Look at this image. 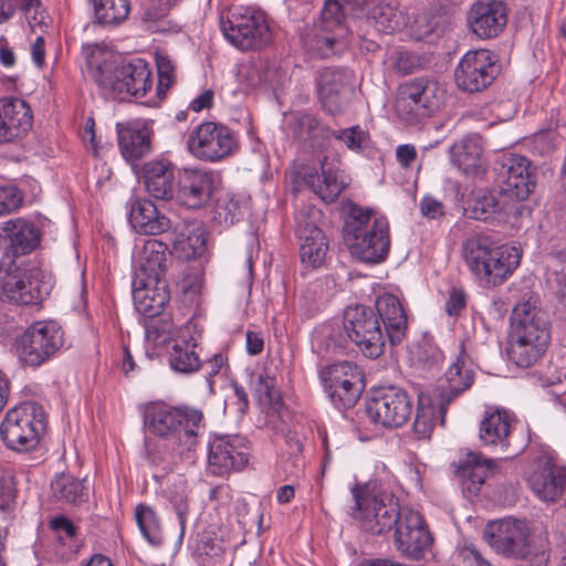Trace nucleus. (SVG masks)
<instances>
[{"instance_id": "dca6fc26", "label": "nucleus", "mask_w": 566, "mask_h": 566, "mask_svg": "<svg viewBox=\"0 0 566 566\" xmlns=\"http://www.w3.org/2000/svg\"><path fill=\"white\" fill-rule=\"evenodd\" d=\"M365 411L375 424L392 429L408 422L413 411V403L405 389L387 386L371 392L366 401Z\"/></svg>"}, {"instance_id": "58836bf2", "label": "nucleus", "mask_w": 566, "mask_h": 566, "mask_svg": "<svg viewBox=\"0 0 566 566\" xmlns=\"http://www.w3.org/2000/svg\"><path fill=\"white\" fill-rule=\"evenodd\" d=\"M483 149L478 137L467 136L450 148L451 163L467 176L478 177L485 171Z\"/></svg>"}, {"instance_id": "de8ad7c7", "label": "nucleus", "mask_w": 566, "mask_h": 566, "mask_svg": "<svg viewBox=\"0 0 566 566\" xmlns=\"http://www.w3.org/2000/svg\"><path fill=\"white\" fill-rule=\"evenodd\" d=\"M373 20L375 28L382 33H394L403 24L402 13L390 3H379L373 10Z\"/></svg>"}, {"instance_id": "f257e3e1", "label": "nucleus", "mask_w": 566, "mask_h": 566, "mask_svg": "<svg viewBox=\"0 0 566 566\" xmlns=\"http://www.w3.org/2000/svg\"><path fill=\"white\" fill-rule=\"evenodd\" d=\"M88 76L114 99L142 98L153 88V71L144 59L120 64L107 59V52L97 44L82 46Z\"/></svg>"}, {"instance_id": "864d4df0", "label": "nucleus", "mask_w": 566, "mask_h": 566, "mask_svg": "<svg viewBox=\"0 0 566 566\" xmlns=\"http://www.w3.org/2000/svg\"><path fill=\"white\" fill-rule=\"evenodd\" d=\"M15 486L13 475L0 465V511H7L15 499Z\"/></svg>"}, {"instance_id": "f704fd0d", "label": "nucleus", "mask_w": 566, "mask_h": 566, "mask_svg": "<svg viewBox=\"0 0 566 566\" xmlns=\"http://www.w3.org/2000/svg\"><path fill=\"white\" fill-rule=\"evenodd\" d=\"M118 147L123 158L134 164L151 153L153 133L142 120L116 124Z\"/></svg>"}, {"instance_id": "f8f14e48", "label": "nucleus", "mask_w": 566, "mask_h": 566, "mask_svg": "<svg viewBox=\"0 0 566 566\" xmlns=\"http://www.w3.org/2000/svg\"><path fill=\"white\" fill-rule=\"evenodd\" d=\"M446 91L440 84L428 77H418L399 86L395 109L400 118L417 123L438 109Z\"/></svg>"}, {"instance_id": "0e129e2a", "label": "nucleus", "mask_w": 566, "mask_h": 566, "mask_svg": "<svg viewBox=\"0 0 566 566\" xmlns=\"http://www.w3.org/2000/svg\"><path fill=\"white\" fill-rule=\"evenodd\" d=\"M228 358L221 353L214 354L211 358L205 361L201 368L206 374V378L210 386L213 384V378L222 373H226L228 369Z\"/></svg>"}, {"instance_id": "a211bd4d", "label": "nucleus", "mask_w": 566, "mask_h": 566, "mask_svg": "<svg viewBox=\"0 0 566 566\" xmlns=\"http://www.w3.org/2000/svg\"><path fill=\"white\" fill-rule=\"evenodd\" d=\"M496 62V55L490 50L468 51L454 71L458 87L469 93L485 90L500 73Z\"/></svg>"}, {"instance_id": "4be33fe9", "label": "nucleus", "mask_w": 566, "mask_h": 566, "mask_svg": "<svg viewBox=\"0 0 566 566\" xmlns=\"http://www.w3.org/2000/svg\"><path fill=\"white\" fill-rule=\"evenodd\" d=\"M353 74L344 67H324L315 76L318 102L332 115L346 108L353 93Z\"/></svg>"}, {"instance_id": "9b49d317", "label": "nucleus", "mask_w": 566, "mask_h": 566, "mask_svg": "<svg viewBox=\"0 0 566 566\" xmlns=\"http://www.w3.org/2000/svg\"><path fill=\"white\" fill-rule=\"evenodd\" d=\"M64 345V332L54 321L31 324L15 339V352L27 366L39 367L50 360Z\"/></svg>"}, {"instance_id": "5701e85b", "label": "nucleus", "mask_w": 566, "mask_h": 566, "mask_svg": "<svg viewBox=\"0 0 566 566\" xmlns=\"http://www.w3.org/2000/svg\"><path fill=\"white\" fill-rule=\"evenodd\" d=\"M295 234L300 242V259L304 269L314 270L323 265L328 241L323 230L316 226V211L312 208L296 214Z\"/></svg>"}, {"instance_id": "e433bc0d", "label": "nucleus", "mask_w": 566, "mask_h": 566, "mask_svg": "<svg viewBox=\"0 0 566 566\" xmlns=\"http://www.w3.org/2000/svg\"><path fill=\"white\" fill-rule=\"evenodd\" d=\"M497 470V461L481 452L470 451L457 465V475L469 492L476 493L482 484Z\"/></svg>"}, {"instance_id": "6ab92c4d", "label": "nucleus", "mask_w": 566, "mask_h": 566, "mask_svg": "<svg viewBox=\"0 0 566 566\" xmlns=\"http://www.w3.org/2000/svg\"><path fill=\"white\" fill-rule=\"evenodd\" d=\"M394 545L401 556L420 560L430 551L433 537L420 513L405 507L394 530Z\"/></svg>"}, {"instance_id": "79ce46f5", "label": "nucleus", "mask_w": 566, "mask_h": 566, "mask_svg": "<svg viewBox=\"0 0 566 566\" xmlns=\"http://www.w3.org/2000/svg\"><path fill=\"white\" fill-rule=\"evenodd\" d=\"M94 9L96 23L105 28L122 24L129 15V0H90Z\"/></svg>"}, {"instance_id": "2f4dec72", "label": "nucleus", "mask_w": 566, "mask_h": 566, "mask_svg": "<svg viewBox=\"0 0 566 566\" xmlns=\"http://www.w3.org/2000/svg\"><path fill=\"white\" fill-rule=\"evenodd\" d=\"M126 208L128 222L139 234L158 235L171 228L170 219L150 199L133 197Z\"/></svg>"}, {"instance_id": "4c0bfd02", "label": "nucleus", "mask_w": 566, "mask_h": 566, "mask_svg": "<svg viewBox=\"0 0 566 566\" xmlns=\"http://www.w3.org/2000/svg\"><path fill=\"white\" fill-rule=\"evenodd\" d=\"M170 261L168 245L157 239H148L139 252V266L134 279H165Z\"/></svg>"}, {"instance_id": "c85d7f7f", "label": "nucleus", "mask_w": 566, "mask_h": 566, "mask_svg": "<svg viewBox=\"0 0 566 566\" xmlns=\"http://www.w3.org/2000/svg\"><path fill=\"white\" fill-rule=\"evenodd\" d=\"M178 172L180 170L170 159L160 157L143 165L140 178L149 196L169 201L175 197Z\"/></svg>"}, {"instance_id": "412c9836", "label": "nucleus", "mask_w": 566, "mask_h": 566, "mask_svg": "<svg viewBox=\"0 0 566 566\" xmlns=\"http://www.w3.org/2000/svg\"><path fill=\"white\" fill-rule=\"evenodd\" d=\"M497 182L509 199L526 200L536 186V169L525 156L509 154L500 164Z\"/></svg>"}, {"instance_id": "ea45409f", "label": "nucleus", "mask_w": 566, "mask_h": 566, "mask_svg": "<svg viewBox=\"0 0 566 566\" xmlns=\"http://www.w3.org/2000/svg\"><path fill=\"white\" fill-rule=\"evenodd\" d=\"M515 210V206L509 201L501 189H482L475 193L469 213L472 219L490 221L499 216H510Z\"/></svg>"}, {"instance_id": "6e6d98bb", "label": "nucleus", "mask_w": 566, "mask_h": 566, "mask_svg": "<svg viewBox=\"0 0 566 566\" xmlns=\"http://www.w3.org/2000/svg\"><path fill=\"white\" fill-rule=\"evenodd\" d=\"M145 457L149 463L154 465H163L166 469H170V462L168 461V451L165 447L154 441L151 438H145Z\"/></svg>"}, {"instance_id": "1a4fd4ad", "label": "nucleus", "mask_w": 566, "mask_h": 566, "mask_svg": "<svg viewBox=\"0 0 566 566\" xmlns=\"http://www.w3.org/2000/svg\"><path fill=\"white\" fill-rule=\"evenodd\" d=\"M45 428L46 413L43 407L25 401L7 411L0 426V436L8 449L29 452L38 448Z\"/></svg>"}, {"instance_id": "72a5a7b5", "label": "nucleus", "mask_w": 566, "mask_h": 566, "mask_svg": "<svg viewBox=\"0 0 566 566\" xmlns=\"http://www.w3.org/2000/svg\"><path fill=\"white\" fill-rule=\"evenodd\" d=\"M133 300L138 313L146 317L161 314L170 300V293L165 279H133Z\"/></svg>"}, {"instance_id": "e2e57ef3", "label": "nucleus", "mask_w": 566, "mask_h": 566, "mask_svg": "<svg viewBox=\"0 0 566 566\" xmlns=\"http://www.w3.org/2000/svg\"><path fill=\"white\" fill-rule=\"evenodd\" d=\"M368 0H326L324 6L336 3L339 7L338 22L347 24V20L361 11Z\"/></svg>"}, {"instance_id": "13d9d810", "label": "nucleus", "mask_w": 566, "mask_h": 566, "mask_svg": "<svg viewBox=\"0 0 566 566\" xmlns=\"http://www.w3.org/2000/svg\"><path fill=\"white\" fill-rule=\"evenodd\" d=\"M18 8L31 27L40 25L44 22L45 10L42 7L41 0H20Z\"/></svg>"}, {"instance_id": "69168bd1", "label": "nucleus", "mask_w": 566, "mask_h": 566, "mask_svg": "<svg viewBox=\"0 0 566 566\" xmlns=\"http://www.w3.org/2000/svg\"><path fill=\"white\" fill-rule=\"evenodd\" d=\"M443 359V352L433 344L424 343L418 349V360L428 367L439 366Z\"/></svg>"}, {"instance_id": "a19ab883", "label": "nucleus", "mask_w": 566, "mask_h": 566, "mask_svg": "<svg viewBox=\"0 0 566 566\" xmlns=\"http://www.w3.org/2000/svg\"><path fill=\"white\" fill-rule=\"evenodd\" d=\"M53 495L67 504H81L88 500V486L70 473H61L51 482Z\"/></svg>"}, {"instance_id": "aec40b11", "label": "nucleus", "mask_w": 566, "mask_h": 566, "mask_svg": "<svg viewBox=\"0 0 566 566\" xmlns=\"http://www.w3.org/2000/svg\"><path fill=\"white\" fill-rule=\"evenodd\" d=\"M249 440L245 437L217 436L209 442L208 468L217 476L241 471L249 462Z\"/></svg>"}, {"instance_id": "cd10ccee", "label": "nucleus", "mask_w": 566, "mask_h": 566, "mask_svg": "<svg viewBox=\"0 0 566 566\" xmlns=\"http://www.w3.org/2000/svg\"><path fill=\"white\" fill-rule=\"evenodd\" d=\"M213 182L211 170L184 169L178 172L174 198L189 209H199L210 200Z\"/></svg>"}, {"instance_id": "2eb2a0df", "label": "nucleus", "mask_w": 566, "mask_h": 566, "mask_svg": "<svg viewBox=\"0 0 566 566\" xmlns=\"http://www.w3.org/2000/svg\"><path fill=\"white\" fill-rule=\"evenodd\" d=\"M187 149L197 159L218 163L237 153L239 142L230 127L208 120L199 124L190 133Z\"/></svg>"}, {"instance_id": "603ef678", "label": "nucleus", "mask_w": 566, "mask_h": 566, "mask_svg": "<svg viewBox=\"0 0 566 566\" xmlns=\"http://www.w3.org/2000/svg\"><path fill=\"white\" fill-rule=\"evenodd\" d=\"M433 427V411L430 408H419L412 426L413 436L418 440H427L431 437Z\"/></svg>"}, {"instance_id": "b1692460", "label": "nucleus", "mask_w": 566, "mask_h": 566, "mask_svg": "<svg viewBox=\"0 0 566 566\" xmlns=\"http://www.w3.org/2000/svg\"><path fill=\"white\" fill-rule=\"evenodd\" d=\"M339 7L336 3L324 6L317 31L306 41V46L314 55L326 59L345 48L348 24L338 22Z\"/></svg>"}, {"instance_id": "680f3d73", "label": "nucleus", "mask_w": 566, "mask_h": 566, "mask_svg": "<svg viewBox=\"0 0 566 566\" xmlns=\"http://www.w3.org/2000/svg\"><path fill=\"white\" fill-rule=\"evenodd\" d=\"M467 294L463 289L453 286L446 301V313L450 317H459L467 307Z\"/></svg>"}, {"instance_id": "6e6552de", "label": "nucleus", "mask_w": 566, "mask_h": 566, "mask_svg": "<svg viewBox=\"0 0 566 566\" xmlns=\"http://www.w3.org/2000/svg\"><path fill=\"white\" fill-rule=\"evenodd\" d=\"M463 255L470 270L488 285L497 286L520 265L522 250L515 245H494L485 237L468 239Z\"/></svg>"}, {"instance_id": "3c124183", "label": "nucleus", "mask_w": 566, "mask_h": 566, "mask_svg": "<svg viewBox=\"0 0 566 566\" xmlns=\"http://www.w3.org/2000/svg\"><path fill=\"white\" fill-rule=\"evenodd\" d=\"M158 84L156 87L157 96L165 97L166 92L175 83V66L170 59L166 55H157L156 57Z\"/></svg>"}, {"instance_id": "473e14b6", "label": "nucleus", "mask_w": 566, "mask_h": 566, "mask_svg": "<svg viewBox=\"0 0 566 566\" xmlns=\"http://www.w3.org/2000/svg\"><path fill=\"white\" fill-rule=\"evenodd\" d=\"M374 311L390 345H400L408 331L407 313L400 300L391 293L381 294L376 298Z\"/></svg>"}, {"instance_id": "c756f323", "label": "nucleus", "mask_w": 566, "mask_h": 566, "mask_svg": "<svg viewBox=\"0 0 566 566\" xmlns=\"http://www.w3.org/2000/svg\"><path fill=\"white\" fill-rule=\"evenodd\" d=\"M468 21L478 38L494 39L506 25V4L501 0L478 1L471 7Z\"/></svg>"}, {"instance_id": "c9c22d12", "label": "nucleus", "mask_w": 566, "mask_h": 566, "mask_svg": "<svg viewBox=\"0 0 566 566\" xmlns=\"http://www.w3.org/2000/svg\"><path fill=\"white\" fill-rule=\"evenodd\" d=\"M3 237L9 240V251L18 259L20 255L31 253L40 244L41 232L34 222L18 218L3 222Z\"/></svg>"}, {"instance_id": "7ed1b4c3", "label": "nucleus", "mask_w": 566, "mask_h": 566, "mask_svg": "<svg viewBox=\"0 0 566 566\" xmlns=\"http://www.w3.org/2000/svg\"><path fill=\"white\" fill-rule=\"evenodd\" d=\"M355 505L350 516L370 535L386 534L397 526L402 515L399 500L388 485L379 480L356 483L352 489Z\"/></svg>"}, {"instance_id": "7c9ffc66", "label": "nucleus", "mask_w": 566, "mask_h": 566, "mask_svg": "<svg viewBox=\"0 0 566 566\" xmlns=\"http://www.w3.org/2000/svg\"><path fill=\"white\" fill-rule=\"evenodd\" d=\"M33 124L31 107L21 98H0V142L11 143L24 137Z\"/></svg>"}, {"instance_id": "4468645a", "label": "nucleus", "mask_w": 566, "mask_h": 566, "mask_svg": "<svg viewBox=\"0 0 566 566\" xmlns=\"http://www.w3.org/2000/svg\"><path fill=\"white\" fill-rule=\"evenodd\" d=\"M319 379L329 400L339 410L354 407L365 389L361 369L347 360L322 368Z\"/></svg>"}, {"instance_id": "37998d69", "label": "nucleus", "mask_w": 566, "mask_h": 566, "mask_svg": "<svg viewBox=\"0 0 566 566\" xmlns=\"http://www.w3.org/2000/svg\"><path fill=\"white\" fill-rule=\"evenodd\" d=\"M196 338L191 336L190 340L181 339L176 342L169 353V364L176 371L182 374L193 373L199 369L200 360L195 352L197 346Z\"/></svg>"}, {"instance_id": "0eeeda50", "label": "nucleus", "mask_w": 566, "mask_h": 566, "mask_svg": "<svg viewBox=\"0 0 566 566\" xmlns=\"http://www.w3.org/2000/svg\"><path fill=\"white\" fill-rule=\"evenodd\" d=\"M53 289V279L38 266H28L11 254L0 260V302L14 305H36Z\"/></svg>"}, {"instance_id": "9d476101", "label": "nucleus", "mask_w": 566, "mask_h": 566, "mask_svg": "<svg viewBox=\"0 0 566 566\" xmlns=\"http://www.w3.org/2000/svg\"><path fill=\"white\" fill-rule=\"evenodd\" d=\"M224 38L240 50H256L271 40L265 13L254 7L231 6L220 17Z\"/></svg>"}, {"instance_id": "49530a36", "label": "nucleus", "mask_w": 566, "mask_h": 566, "mask_svg": "<svg viewBox=\"0 0 566 566\" xmlns=\"http://www.w3.org/2000/svg\"><path fill=\"white\" fill-rule=\"evenodd\" d=\"M255 390L261 403L268 407V413H280L283 407L281 391L277 388V380L268 373H261L258 376Z\"/></svg>"}, {"instance_id": "39448f33", "label": "nucleus", "mask_w": 566, "mask_h": 566, "mask_svg": "<svg viewBox=\"0 0 566 566\" xmlns=\"http://www.w3.org/2000/svg\"><path fill=\"white\" fill-rule=\"evenodd\" d=\"M374 210L353 205L344 226V239L357 260L377 264L385 261L390 249L389 224Z\"/></svg>"}, {"instance_id": "8fccbe9b", "label": "nucleus", "mask_w": 566, "mask_h": 566, "mask_svg": "<svg viewBox=\"0 0 566 566\" xmlns=\"http://www.w3.org/2000/svg\"><path fill=\"white\" fill-rule=\"evenodd\" d=\"M332 137L340 140L349 150L355 153H359L365 149L370 139L369 134L359 125L337 130L332 129Z\"/></svg>"}, {"instance_id": "09e8293b", "label": "nucleus", "mask_w": 566, "mask_h": 566, "mask_svg": "<svg viewBox=\"0 0 566 566\" xmlns=\"http://www.w3.org/2000/svg\"><path fill=\"white\" fill-rule=\"evenodd\" d=\"M50 528L55 534V539L69 552L77 547V527L64 515H59L50 521Z\"/></svg>"}, {"instance_id": "ddd939ff", "label": "nucleus", "mask_w": 566, "mask_h": 566, "mask_svg": "<svg viewBox=\"0 0 566 566\" xmlns=\"http://www.w3.org/2000/svg\"><path fill=\"white\" fill-rule=\"evenodd\" d=\"M344 331L365 357L376 359L385 353L388 338L374 308L363 304L348 306L344 313Z\"/></svg>"}, {"instance_id": "20e7f679", "label": "nucleus", "mask_w": 566, "mask_h": 566, "mask_svg": "<svg viewBox=\"0 0 566 566\" xmlns=\"http://www.w3.org/2000/svg\"><path fill=\"white\" fill-rule=\"evenodd\" d=\"M143 424L151 436L169 440H184L188 449L198 444L205 429L200 409L189 405H171L164 400L149 401L142 409Z\"/></svg>"}, {"instance_id": "393cba45", "label": "nucleus", "mask_w": 566, "mask_h": 566, "mask_svg": "<svg viewBox=\"0 0 566 566\" xmlns=\"http://www.w3.org/2000/svg\"><path fill=\"white\" fill-rule=\"evenodd\" d=\"M446 385L442 386L439 396V407L446 412L448 406L469 390L475 381L473 361L468 353L465 339L455 345L454 357L444 373Z\"/></svg>"}, {"instance_id": "a18cd8bd", "label": "nucleus", "mask_w": 566, "mask_h": 566, "mask_svg": "<svg viewBox=\"0 0 566 566\" xmlns=\"http://www.w3.org/2000/svg\"><path fill=\"white\" fill-rule=\"evenodd\" d=\"M135 518L144 538L150 545H163L164 534L160 520L153 507L144 504L137 505L135 510Z\"/></svg>"}, {"instance_id": "f03ea898", "label": "nucleus", "mask_w": 566, "mask_h": 566, "mask_svg": "<svg viewBox=\"0 0 566 566\" xmlns=\"http://www.w3.org/2000/svg\"><path fill=\"white\" fill-rule=\"evenodd\" d=\"M551 333L545 314L531 298L513 308L509 335V359L521 368L534 366L546 353Z\"/></svg>"}, {"instance_id": "a878e982", "label": "nucleus", "mask_w": 566, "mask_h": 566, "mask_svg": "<svg viewBox=\"0 0 566 566\" xmlns=\"http://www.w3.org/2000/svg\"><path fill=\"white\" fill-rule=\"evenodd\" d=\"M321 175L315 167L302 165L297 171L301 180L325 202L338 199L347 182L339 170L338 163L329 161L327 155L318 158Z\"/></svg>"}, {"instance_id": "f3484780", "label": "nucleus", "mask_w": 566, "mask_h": 566, "mask_svg": "<svg viewBox=\"0 0 566 566\" xmlns=\"http://www.w3.org/2000/svg\"><path fill=\"white\" fill-rule=\"evenodd\" d=\"M513 418L504 409L486 410L479 424L481 446L500 452V460L518 455L525 448L524 442H517L513 428Z\"/></svg>"}, {"instance_id": "052dcab7", "label": "nucleus", "mask_w": 566, "mask_h": 566, "mask_svg": "<svg viewBox=\"0 0 566 566\" xmlns=\"http://www.w3.org/2000/svg\"><path fill=\"white\" fill-rule=\"evenodd\" d=\"M285 446H286V453L292 458L293 467L298 471L304 462L301 458L303 453V437L302 434L289 430L285 433Z\"/></svg>"}, {"instance_id": "bb28decb", "label": "nucleus", "mask_w": 566, "mask_h": 566, "mask_svg": "<svg viewBox=\"0 0 566 566\" xmlns=\"http://www.w3.org/2000/svg\"><path fill=\"white\" fill-rule=\"evenodd\" d=\"M287 129L298 147L308 153H323L332 138V128L318 115L310 112L295 113Z\"/></svg>"}, {"instance_id": "c03bdc74", "label": "nucleus", "mask_w": 566, "mask_h": 566, "mask_svg": "<svg viewBox=\"0 0 566 566\" xmlns=\"http://www.w3.org/2000/svg\"><path fill=\"white\" fill-rule=\"evenodd\" d=\"M177 232V229L175 230ZM205 231L200 227L186 226L180 232L176 233L174 248L180 251L185 258L200 256L206 249Z\"/></svg>"}, {"instance_id": "423d86ee", "label": "nucleus", "mask_w": 566, "mask_h": 566, "mask_svg": "<svg viewBox=\"0 0 566 566\" xmlns=\"http://www.w3.org/2000/svg\"><path fill=\"white\" fill-rule=\"evenodd\" d=\"M484 537L490 547L523 566H546L549 554L543 539H534L526 521L506 517L486 525Z\"/></svg>"}, {"instance_id": "bf43d9fd", "label": "nucleus", "mask_w": 566, "mask_h": 566, "mask_svg": "<svg viewBox=\"0 0 566 566\" xmlns=\"http://www.w3.org/2000/svg\"><path fill=\"white\" fill-rule=\"evenodd\" d=\"M216 213L224 223L233 224L243 217L242 206L238 200L219 201Z\"/></svg>"}, {"instance_id": "338daca9", "label": "nucleus", "mask_w": 566, "mask_h": 566, "mask_svg": "<svg viewBox=\"0 0 566 566\" xmlns=\"http://www.w3.org/2000/svg\"><path fill=\"white\" fill-rule=\"evenodd\" d=\"M352 340L345 334L344 325L337 327H331L326 335V345L334 352H344L348 348Z\"/></svg>"}, {"instance_id": "5fc2aeb1", "label": "nucleus", "mask_w": 566, "mask_h": 566, "mask_svg": "<svg viewBox=\"0 0 566 566\" xmlns=\"http://www.w3.org/2000/svg\"><path fill=\"white\" fill-rule=\"evenodd\" d=\"M23 201L19 189L14 186L0 187V216L15 211Z\"/></svg>"}, {"instance_id": "4d7b16f0", "label": "nucleus", "mask_w": 566, "mask_h": 566, "mask_svg": "<svg viewBox=\"0 0 566 566\" xmlns=\"http://www.w3.org/2000/svg\"><path fill=\"white\" fill-rule=\"evenodd\" d=\"M169 502L171 503L178 516V521L180 524V537H182L185 534L187 515L189 512L188 496L185 492V488L181 486L180 490L176 491L175 493L170 492Z\"/></svg>"}, {"instance_id": "774afa93", "label": "nucleus", "mask_w": 566, "mask_h": 566, "mask_svg": "<svg viewBox=\"0 0 566 566\" xmlns=\"http://www.w3.org/2000/svg\"><path fill=\"white\" fill-rule=\"evenodd\" d=\"M419 208L421 214L428 219H438L444 216L443 203L430 195L420 200Z\"/></svg>"}]
</instances>
